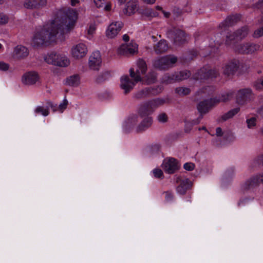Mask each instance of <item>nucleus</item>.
Returning <instances> with one entry per match:
<instances>
[{
  "instance_id": "1",
  "label": "nucleus",
  "mask_w": 263,
  "mask_h": 263,
  "mask_svg": "<svg viewBox=\"0 0 263 263\" xmlns=\"http://www.w3.org/2000/svg\"><path fill=\"white\" fill-rule=\"evenodd\" d=\"M78 19L77 12L72 9L59 10L50 23V43L56 42L63 34L72 30Z\"/></svg>"
},
{
  "instance_id": "2",
  "label": "nucleus",
  "mask_w": 263,
  "mask_h": 263,
  "mask_svg": "<svg viewBox=\"0 0 263 263\" xmlns=\"http://www.w3.org/2000/svg\"><path fill=\"white\" fill-rule=\"evenodd\" d=\"M49 43V25L47 23L38 29L34 33L31 44L34 48H44Z\"/></svg>"
},
{
  "instance_id": "3",
  "label": "nucleus",
  "mask_w": 263,
  "mask_h": 263,
  "mask_svg": "<svg viewBox=\"0 0 263 263\" xmlns=\"http://www.w3.org/2000/svg\"><path fill=\"white\" fill-rule=\"evenodd\" d=\"M177 58L173 55L156 58L153 62V66L160 70H166L174 66Z\"/></svg>"
},
{
  "instance_id": "4",
  "label": "nucleus",
  "mask_w": 263,
  "mask_h": 263,
  "mask_svg": "<svg viewBox=\"0 0 263 263\" xmlns=\"http://www.w3.org/2000/svg\"><path fill=\"white\" fill-rule=\"evenodd\" d=\"M147 70V65L143 60L137 61L136 68H132L129 70L130 76L135 79L136 82L142 81L141 76L145 74Z\"/></svg>"
},
{
  "instance_id": "5",
  "label": "nucleus",
  "mask_w": 263,
  "mask_h": 263,
  "mask_svg": "<svg viewBox=\"0 0 263 263\" xmlns=\"http://www.w3.org/2000/svg\"><path fill=\"white\" fill-rule=\"evenodd\" d=\"M50 63L59 67H66L69 65L70 61L65 54L60 52L53 51L50 53Z\"/></svg>"
},
{
  "instance_id": "6",
  "label": "nucleus",
  "mask_w": 263,
  "mask_h": 263,
  "mask_svg": "<svg viewBox=\"0 0 263 263\" xmlns=\"http://www.w3.org/2000/svg\"><path fill=\"white\" fill-rule=\"evenodd\" d=\"M254 98L252 90L245 88L239 90L237 93L236 101L240 105H244Z\"/></svg>"
},
{
  "instance_id": "7",
  "label": "nucleus",
  "mask_w": 263,
  "mask_h": 263,
  "mask_svg": "<svg viewBox=\"0 0 263 263\" xmlns=\"http://www.w3.org/2000/svg\"><path fill=\"white\" fill-rule=\"evenodd\" d=\"M176 182L178 184L176 187L177 193L180 195L185 194L192 185V182L190 180L181 176H177L176 179Z\"/></svg>"
},
{
  "instance_id": "8",
  "label": "nucleus",
  "mask_w": 263,
  "mask_h": 263,
  "mask_svg": "<svg viewBox=\"0 0 263 263\" xmlns=\"http://www.w3.org/2000/svg\"><path fill=\"white\" fill-rule=\"evenodd\" d=\"M138 51V45L134 41L122 44L118 48V53L121 55H128Z\"/></svg>"
},
{
  "instance_id": "9",
  "label": "nucleus",
  "mask_w": 263,
  "mask_h": 263,
  "mask_svg": "<svg viewBox=\"0 0 263 263\" xmlns=\"http://www.w3.org/2000/svg\"><path fill=\"white\" fill-rule=\"evenodd\" d=\"M218 74V71L216 69L203 67L194 74V79L202 80L208 78H215Z\"/></svg>"
},
{
  "instance_id": "10",
  "label": "nucleus",
  "mask_w": 263,
  "mask_h": 263,
  "mask_svg": "<svg viewBox=\"0 0 263 263\" xmlns=\"http://www.w3.org/2000/svg\"><path fill=\"white\" fill-rule=\"evenodd\" d=\"M87 51L86 45L83 43H79L72 47L70 53L73 58L80 59L85 57Z\"/></svg>"
},
{
  "instance_id": "11",
  "label": "nucleus",
  "mask_w": 263,
  "mask_h": 263,
  "mask_svg": "<svg viewBox=\"0 0 263 263\" xmlns=\"http://www.w3.org/2000/svg\"><path fill=\"white\" fill-rule=\"evenodd\" d=\"M162 168L167 174H173L179 169L177 160L173 158L165 159L161 165Z\"/></svg>"
},
{
  "instance_id": "12",
  "label": "nucleus",
  "mask_w": 263,
  "mask_h": 263,
  "mask_svg": "<svg viewBox=\"0 0 263 263\" xmlns=\"http://www.w3.org/2000/svg\"><path fill=\"white\" fill-rule=\"evenodd\" d=\"M123 23L120 21L111 23L106 30V35L108 38L112 39L116 36L120 31Z\"/></svg>"
},
{
  "instance_id": "13",
  "label": "nucleus",
  "mask_w": 263,
  "mask_h": 263,
  "mask_svg": "<svg viewBox=\"0 0 263 263\" xmlns=\"http://www.w3.org/2000/svg\"><path fill=\"white\" fill-rule=\"evenodd\" d=\"M39 80L38 74L33 71H30L25 73L22 78V83L27 85L35 84Z\"/></svg>"
},
{
  "instance_id": "14",
  "label": "nucleus",
  "mask_w": 263,
  "mask_h": 263,
  "mask_svg": "<svg viewBox=\"0 0 263 263\" xmlns=\"http://www.w3.org/2000/svg\"><path fill=\"white\" fill-rule=\"evenodd\" d=\"M137 83L135 79L132 81L127 76H122L120 79V87L124 90L125 93H127L130 91Z\"/></svg>"
},
{
  "instance_id": "15",
  "label": "nucleus",
  "mask_w": 263,
  "mask_h": 263,
  "mask_svg": "<svg viewBox=\"0 0 263 263\" xmlns=\"http://www.w3.org/2000/svg\"><path fill=\"white\" fill-rule=\"evenodd\" d=\"M102 63L100 52L99 51H95L89 58V65L91 69L98 70Z\"/></svg>"
},
{
  "instance_id": "16",
  "label": "nucleus",
  "mask_w": 263,
  "mask_h": 263,
  "mask_svg": "<svg viewBox=\"0 0 263 263\" xmlns=\"http://www.w3.org/2000/svg\"><path fill=\"white\" fill-rule=\"evenodd\" d=\"M215 105H216L213 98H211L200 102L198 105L197 108L200 114H205Z\"/></svg>"
},
{
  "instance_id": "17",
  "label": "nucleus",
  "mask_w": 263,
  "mask_h": 263,
  "mask_svg": "<svg viewBox=\"0 0 263 263\" xmlns=\"http://www.w3.org/2000/svg\"><path fill=\"white\" fill-rule=\"evenodd\" d=\"M140 123L137 127L136 130L138 132H143L145 130L151 126L152 124V118L149 116H139V121Z\"/></svg>"
},
{
  "instance_id": "18",
  "label": "nucleus",
  "mask_w": 263,
  "mask_h": 263,
  "mask_svg": "<svg viewBox=\"0 0 263 263\" xmlns=\"http://www.w3.org/2000/svg\"><path fill=\"white\" fill-rule=\"evenodd\" d=\"M46 4L47 0H25L24 6L29 9H39L45 7Z\"/></svg>"
},
{
  "instance_id": "19",
  "label": "nucleus",
  "mask_w": 263,
  "mask_h": 263,
  "mask_svg": "<svg viewBox=\"0 0 263 263\" xmlns=\"http://www.w3.org/2000/svg\"><path fill=\"white\" fill-rule=\"evenodd\" d=\"M240 65L239 61L234 60L226 64L223 68V72L224 74L230 76L233 74L238 69Z\"/></svg>"
},
{
  "instance_id": "20",
  "label": "nucleus",
  "mask_w": 263,
  "mask_h": 263,
  "mask_svg": "<svg viewBox=\"0 0 263 263\" xmlns=\"http://www.w3.org/2000/svg\"><path fill=\"white\" fill-rule=\"evenodd\" d=\"M138 114L139 116H149L154 112L149 100L141 103L138 108Z\"/></svg>"
},
{
  "instance_id": "21",
  "label": "nucleus",
  "mask_w": 263,
  "mask_h": 263,
  "mask_svg": "<svg viewBox=\"0 0 263 263\" xmlns=\"http://www.w3.org/2000/svg\"><path fill=\"white\" fill-rule=\"evenodd\" d=\"M28 54V50L26 47L17 45L14 48L12 55L14 59L20 60L26 58Z\"/></svg>"
},
{
  "instance_id": "22",
  "label": "nucleus",
  "mask_w": 263,
  "mask_h": 263,
  "mask_svg": "<svg viewBox=\"0 0 263 263\" xmlns=\"http://www.w3.org/2000/svg\"><path fill=\"white\" fill-rule=\"evenodd\" d=\"M248 33V27H243L241 29L238 30L236 32L234 33V34H230L229 35H227V39L226 41V43L227 44H229V40H232L235 39H242L247 35Z\"/></svg>"
},
{
  "instance_id": "23",
  "label": "nucleus",
  "mask_w": 263,
  "mask_h": 263,
  "mask_svg": "<svg viewBox=\"0 0 263 263\" xmlns=\"http://www.w3.org/2000/svg\"><path fill=\"white\" fill-rule=\"evenodd\" d=\"M139 115H133L130 116L125 121L124 124V128L127 132L133 129L139 122Z\"/></svg>"
},
{
  "instance_id": "24",
  "label": "nucleus",
  "mask_w": 263,
  "mask_h": 263,
  "mask_svg": "<svg viewBox=\"0 0 263 263\" xmlns=\"http://www.w3.org/2000/svg\"><path fill=\"white\" fill-rule=\"evenodd\" d=\"M64 84L71 86L77 87L81 83L80 77L78 74H74L67 77L64 80Z\"/></svg>"
},
{
  "instance_id": "25",
  "label": "nucleus",
  "mask_w": 263,
  "mask_h": 263,
  "mask_svg": "<svg viewBox=\"0 0 263 263\" xmlns=\"http://www.w3.org/2000/svg\"><path fill=\"white\" fill-rule=\"evenodd\" d=\"M152 106L153 109L155 111L158 107L163 105L165 103H168L170 100L168 98H157L149 100Z\"/></svg>"
},
{
  "instance_id": "26",
  "label": "nucleus",
  "mask_w": 263,
  "mask_h": 263,
  "mask_svg": "<svg viewBox=\"0 0 263 263\" xmlns=\"http://www.w3.org/2000/svg\"><path fill=\"white\" fill-rule=\"evenodd\" d=\"M240 18V16L237 14L232 16H229L226 19L224 22L222 23L219 25V27L222 28H225L226 27L232 26L235 23H236L238 21H239Z\"/></svg>"
},
{
  "instance_id": "27",
  "label": "nucleus",
  "mask_w": 263,
  "mask_h": 263,
  "mask_svg": "<svg viewBox=\"0 0 263 263\" xmlns=\"http://www.w3.org/2000/svg\"><path fill=\"white\" fill-rule=\"evenodd\" d=\"M233 96V92L231 91L226 92L222 93L219 95L218 96H216L215 98H213L214 101L216 105L218 104L220 102H225L229 100H230Z\"/></svg>"
},
{
  "instance_id": "28",
  "label": "nucleus",
  "mask_w": 263,
  "mask_h": 263,
  "mask_svg": "<svg viewBox=\"0 0 263 263\" xmlns=\"http://www.w3.org/2000/svg\"><path fill=\"white\" fill-rule=\"evenodd\" d=\"M174 40L176 44H181L186 40V36L185 33L182 30L175 29L174 31Z\"/></svg>"
},
{
  "instance_id": "29",
  "label": "nucleus",
  "mask_w": 263,
  "mask_h": 263,
  "mask_svg": "<svg viewBox=\"0 0 263 263\" xmlns=\"http://www.w3.org/2000/svg\"><path fill=\"white\" fill-rule=\"evenodd\" d=\"M67 100L64 99L59 105L50 103V108L53 112H58L61 114L67 108Z\"/></svg>"
},
{
  "instance_id": "30",
  "label": "nucleus",
  "mask_w": 263,
  "mask_h": 263,
  "mask_svg": "<svg viewBox=\"0 0 263 263\" xmlns=\"http://www.w3.org/2000/svg\"><path fill=\"white\" fill-rule=\"evenodd\" d=\"M214 92V88L211 86H206L205 87L199 89L197 92V96L204 98L210 96L213 94Z\"/></svg>"
},
{
  "instance_id": "31",
  "label": "nucleus",
  "mask_w": 263,
  "mask_h": 263,
  "mask_svg": "<svg viewBox=\"0 0 263 263\" xmlns=\"http://www.w3.org/2000/svg\"><path fill=\"white\" fill-rule=\"evenodd\" d=\"M239 107L233 108L222 115L221 116L220 121H226L229 119H230L232 118L234 116H235L237 114H238L239 112Z\"/></svg>"
},
{
  "instance_id": "32",
  "label": "nucleus",
  "mask_w": 263,
  "mask_h": 263,
  "mask_svg": "<svg viewBox=\"0 0 263 263\" xmlns=\"http://www.w3.org/2000/svg\"><path fill=\"white\" fill-rule=\"evenodd\" d=\"M137 9V3L136 1H129L126 5V7L125 9L124 12L130 15L135 12Z\"/></svg>"
},
{
  "instance_id": "33",
  "label": "nucleus",
  "mask_w": 263,
  "mask_h": 263,
  "mask_svg": "<svg viewBox=\"0 0 263 263\" xmlns=\"http://www.w3.org/2000/svg\"><path fill=\"white\" fill-rule=\"evenodd\" d=\"M93 1L98 8H103L106 11L111 10V4L107 0H93Z\"/></svg>"
},
{
  "instance_id": "34",
  "label": "nucleus",
  "mask_w": 263,
  "mask_h": 263,
  "mask_svg": "<svg viewBox=\"0 0 263 263\" xmlns=\"http://www.w3.org/2000/svg\"><path fill=\"white\" fill-rule=\"evenodd\" d=\"M168 49V45L165 40H161L154 47L155 51L157 53H162L166 51Z\"/></svg>"
},
{
  "instance_id": "35",
  "label": "nucleus",
  "mask_w": 263,
  "mask_h": 263,
  "mask_svg": "<svg viewBox=\"0 0 263 263\" xmlns=\"http://www.w3.org/2000/svg\"><path fill=\"white\" fill-rule=\"evenodd\" d=\"M176 77V73L172 74L166 73L162 77V82L165 84L172 83L177 81Z\"/></svg>"
},
{
  "instance_id": "36",
  "label": "nucleus",
  "mask_w": 263,
  "mask_h": 263,
  "mask_svg": "<svg viewBox=\"0 0 263 263\" xmlns=\"http://www.w3.org/2000/svg\"><path fill=\"white\" fill-rule=\"evenodd\" d=\"M248 47L249 43H247L235 45L233 48L235 52L240 53L247 54Z\"/></svg>"
},
{
  "instance_id": "37",
  "label": "nucleus",
  "mask_w": 263,
  "mask_h": 263,
  "mask_svg": "<svg viewBox=\"0 0 263 263\" xmlns=\"http://www.w3.org/2000/svg\"><path fill=\"white\" fill-rule=\"evenodd\" d=\"M157 80V73L154 71H150L145 77V81L146 84H151L155 83Z\"/></svg>"
},
{
  "instance_id": "38",
  "label": "nucleus",
  "mask_w": 263,
  "mask_h": 263,
  "mask_svg": "<svg viewBox=\"0 0 263 263\" xmlns=\"http://www.w3.org/2000/svg\"><path fill=\"white\" fill-rule=\"evenodd\" d=\"M177 80L181 81L187 79L191 76V73L187 70H183L176 72Z\"/></svg>"
},
{
  "instance_id": "39",
  "label": "nucleus",
  "mask_w": 263,
  "mask_h": 263,
  "mask_svg": "<svg viewBox=\"0 0 263 263\" xmlns=\"http://www.w3.org/2000/svg\"><path fill=\"white\" fill-rule=\"evenodd\" d=\"M147 88L150 96L157 95L161 93L163 90V87L161 86L147 87Z\"/></svg>"
},
{
  "instance_id": "40",
  "label": "nucleus",
  "mask_w": 263,
  "mask_h": 263,
  "mask_svg": "<svg viewBox=\"0 0 263 263\" xmlns=\"http://www.w3.org/2000/svg\"><path fill=\"white\" fill-rule=\"evenodd\" d=\"M150 96L149 90L147 87H146L139 91L135 95V97L137 99H142Z\"/></svg>"
},
{
  "instance_id": "41",
  "label": "nucleus",
  "mask_w": 263,
  "mask_h": 263,
  "mask_svg": "<svg viewBox=\"0 0 263 263\" xmlns=\"http://www.w3.org/2000/svg\"><path fill=\"white\" fill-rule=\"evenodd\" d=\"M175 91L176 93L181 96L187 95L191 92L190 88L182 87L176 88Z\"/></svg>"
},
{
  "instance_id": "42",
  "label": "nucleus",
  "mask_w": 263,
  "mask_h": 263,
  "mask_svg": "<svg viewBox=\"0 0 263 263\" xmlns=\"http://www.w3.org/2000/svg\"><path fill=\"white\" fill-rule=\"evenodd\" d=\"M260 46L258 44L249 43L247 54H252L259 50Z\"/></svg>"
},
{
  "instance_id": "43",
  "label": "nucleus",
  "mask_w": 263,
  "mask_h": 263,
  "mask_svg": "<svg viewBox=\"0 0 263 263\" xmlns=\"http://www.w3.org/2000/svg\"><path fill=\"white\" fill-rule=\"evenodd\" d=\"M246 123L249 128H253L256 125V118L255 117H251L247 119Z\"/></svg>"
},
{
  "instance_id": "44",
  "label": "nucleus",
  "mask_w": 263,
  "mask_h": 263,
  "mask_svg": "<svg viewBox=\"0 0 263 263\" xmlns=\"http://www.w3.org/2000/svg\"><path fill=\"white\" fill-rule=\"evenodd\" d=\"M157 119L159 122L164 123L167 121L168 117L165 113L161 112L158 115Z\"/></svg>"
},
{
  "instance_id": "45",
  "label": "nucleus",
  "mask_w": 263,
  "mask_h": 263,
  "mask_svg": "<svg viewBox=\"0 0 263 263\" xmlns=\"http://www.w3.org/2000/svg\"><path fill=\"white\" fill-rule=\"evenodd\" d=\"M154 176L156 178H163V173L162 171L160 168H155L152 171Z\"/></svg>"
},
{
  "instance_id": "46",
  "label": "nucleus",
  "mask_w": 263,
  "mask_h": 263,
  "mask_svg": "<svg viewBox=\"0 0 263 263\" xmlns=\"http://www.w3.org/2000/svg\"><path fill=\"white\" fill-rule=\"evenodd\" d=\"M36 114H41L44 116H47L48 115V110L43 107H37L35 109Z\"/></svg>"
},
{
  "instance_id": "47",
  "label": "nucleus",
  "mask_w": 263,
  "mask_h": 263,
  "mask_svg": "<svg viewBox=\"0 0 263 263\" xmlns=\"http://www.w3.org/2000/svg\"><path fill=\"white\" fill-rule=\"evenodd\" d=\"M143 14L146 16L149 17H155L158 15L157 12H155L153 10L150 8L146 9L143 11Z\"/></svg>"
},
{
  "instance_id": "48",
  "label": "nucleus",
  "mask_w": 263,
  "mask_h": 263,
  "mask_svg": "<svg viewBox=\"0 0 263 263\" xmlns=\"http://www.w3.org/2000/svg\"><path fill=\"white\" fill-rule=\"evenodd\" d=\"M254 87L257 90H261L263 88V79L256 80L254 83Z\"/></svg>"
},
{
  "instance_id": "49",
  "label": "nucleus",
  "mask_w": 263,
  "mask_h": 263,
  "mask_svg": "<svg viewBox=\"0 0 263 263\" xmlns=\"http://www.w3.org/2000/svg\"><path fill=\"white\" fill-rule=\"evenodd\" d=\"M253 198H241L239 201L238 202V206H244L247 204L250 200H252Z\"/></svg>"
},
{
  "instance_id": "50",
  "label": "nucleus",
  "mask_w": 263,
  "mask_h": 263,
  "mask_svg": "<svg viewBox=\"0 0 263 263\" xmlns=\"http://www.w3.org/2000/svg\"><path fill=\"white\" fill-rule=\"evenodd\" d=\"M8 21L9 17L7 15L4 13L0 14V25H5L8 22Z\"/></svg>"
},
{
  "instance_id": "51",
  "label": "nucleus",
  "mask_w": 263,
  "mask_h": 263,
  "mask_svg": "<svg viewBox=\"0 0 263 263\" xmlns=\"http://www.w3.org/2000/svg\"><path fill=\"white\" fill-rule=\"evenodd\" d=\"M263 22V18L262 19ZM254 37H259L263 35V26L260 28L256 29L254 32Z\"/></svg>"
},
{
  "instance_id": "52",
  "label": "nucleus",
  "mask_w": 263,
  "mask_h": 263,
  "mask_svg": "<svg viewBox=\"0 0 263 263\" xmlns=\"http://www.w3.org/2000/svg\"><path fill=\"white\" fill-rule=\"evenodd\" d=\"M183 167L185 170L190 171L194 170V168H195V165L193 163L187 162L184 164Z\"/></svg>"
},
{
  "instance_id": "53",
  "label": "nucleus",
  "mask_w": 263,
  "mask_h": 263,
  "mask_svg": "<svg viewBox=\"0 0 263 263\" xmlns=\"http://www.w3.org/2000/svg\"><path fill=\"white\" fill-rule=\"evenodd\" d=\"M96 29V27L95 24H91L89 25V28L87 30L88 34L89 35H92L95 33Z\"/></svg>"
},
{
  "instance_id": "54",
  "label": "nucleus",
  "mask_w": 263,
  "mask_h": 263,
  "mask_svg": "<svg viewBox=\"0 0 263 263\" xmlns=\"http://www.w3.org/2000/svg\"><path fill=\"white\" fill-rule=\"evenodd\" d=\"M9 68L8 64L4 62H0V70L2 71H7Z\"/></svg>"
},
{
  "instance_id": "55",
  "label": "nucleus",
  "mask_w": 263,
  "mask_h": 263,
  "mask_svg": "<svg viewBox=\"0 0 263 263\" xmlns=\"http://www.w3.org/2000/svg\"><path fill=\"white\" fill-rule=\"evenodd\" d=\"M165 200L167 201H170L173 200V194L169 192H166L165 193Z\"/></svg>"
},
{
  "instance_id": "56",
  "label": "nucleus",
  "mask_w": 263,
  "mask_h": 263,
  "mask_svg": "<svg viewBox=\"0 0 263 263\" xmlns=\"http://www.w3.org/2000/svg\"><path fill=\"white\" fill-rule=\"evenodd\" d=\"M254 162L256 164H259L261 162L263 164V155H260L256 158L254 160Z\"/></svg>"
},
{
  "instance_id": "57",
  "label": "nucleus",
  "mask_w": 263,
  "mask_h": 263,
  "mask_svg": "<svg viewBox=\"0 0 263 263\" xmlns=\"http://www.w3.org/2000/svg\"><path fill=\"white\" fill-rule=\"evenodd\" d=\"M233 174H234V170L232 169L231 170L227 171L225 173V176L226 177L229 178V177H232Z\"/></svg>"
},
{
  "instance_id": "58",
  "label": "nucleus",
  "mask_w": 263,
  "mask_h": 263,
  "mask_svg": "<svg viewBox=\"0 0 263 263\" xmlns=\"http://www.w3.org/2000/svg\"><path fill=\"white\" fill-rule=\"evenodd\" d=\"M223 135L222 129L220 127H217L216 129V135L217 137H221Z\"/></svg>"
},
{
  "instance_id": "59",
  "label": "nucleus",
  "mask_w": 263,
  "mask_h": 263,
  "mask_svg": "<svg viewBox=\"0 0 263 263\" xmlns=\"http://www.w3.org/2000/svg\"><path fill=\"white\" fill-rule=\"evenodd\" d=\"M81 0H70V4L72 6H76L80 4Z\"/></svg>"
},
{
  "instance_id": "60",
  "label": "nucleus",
  "mask_w": 263,
  "mask_h": 263,
  "mask_svg": "<svg viewBox=\"0 0 263 263\" xmlns=\"http://www.w3.org/2000/svg\"><path fill=\"white\" fill-rule=\"evenodd\" d=\"M143 2L147 4H153L155 3L156 0H142Z\"/></svg>"
},
{
  "instance_id": "61",
  "label": "nucleus",
  "mask_w": 263,
  "mask_h": 263,
  "mask_svg": "<svg viewBox=\"0 0 263 263\" xmlns=\"http://www.w3.org/2000/svg\"><path fill=\"white\" fill-rule=\"evenodd\" d=\"M263 6V0H260L258 3L256 5V7L257 8H260Z\"/></svg>"
},
{
  "instance_id": "62",
  "label": "nucleus",
  "mask_w": 263,
  "mask_h": 263,
  "mask_svg": "<svg viewBox=\"0 0 263 263\" xmlns=\"http://www.w3.org/2000/svg\"><path fill=\"white\" fill-rule=\"evenodd\" d=\"M258 114L262 117H263V106H261L258 110Z\"/></svg>"
},
{
  "instance_id": "63",
  "label": "nucleus",
  "mask_w": 263,
  "mask_h": 263,
  "mask_svg": "<svg viewBox=\"0 0 263 263\" xmlns=\"http://www.w3.org/2000/svg\"><path fill=\"white\" fill-rule=\"evenodd\" d=\"M162 12H163V13L164 14V17H166V18H168L170 16V12H165V11H164L163 10H162Z\"/></svg>"
},
{
  "instance_id": "64",
  "label": "nucleus",
  "mask_w": 263,
  "mask_h": 263,
  "mask_svg": "<svg viewBox=\"0 0 263 263\" xmlns=\"http://www.w3.org/2000/svg\"><path fill=\"white\" fill-rule=\"evenodd\" d=\"M123 40L124 41H125V42L128 41V40H129V36L127 35H126V34H124L123 36Z\"/></svg>"
}]
</instances>
